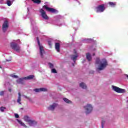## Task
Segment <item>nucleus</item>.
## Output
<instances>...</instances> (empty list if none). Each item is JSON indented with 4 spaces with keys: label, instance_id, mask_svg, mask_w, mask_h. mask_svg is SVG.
<instances>
[{
    "label": "nucleus",
    "instance_id": "2eb2a0df",
    "mask_svg": "<svg viewBox=\"0 0 128 128\" xmlns=\"http://www.w3.org/2000/svg\"><path fill=\"white\" fill-rule=\"evenodd\" d=\"M78 55H71L70 58L73 60L74 62H76V58H78Z\"/></svg>",
    "mask_w": 128,
    "mask_h": 128
},
{
    "label": "nucleus",
    "instance_id": "aec40b11",
    "mask_svg": "<svg viewBox=\"0 0 128 128\" xmlns=\"http://www.w3.org/2000/svg\"><path fill=\"white\" fill-rule=\"evenodd\" d=\"M80 88H86V85L84 82H82L80 84Z\"/></svg>",
    "mask_w": 128,
    "mask_h": 128
},
{
    "label": "nucleus",
    "instance_id": "58836bf2",
    "mask_svg": "<svg viewBox=\"0 0 128 128\" xmlns=\"http://www.w3.org/2000/svg\"><path fill=\"white\" fill-rule=\"evenodd\" d=\"M0 68H2V66H0Z\"/></svg>",
    "mask_w": 128,
    "mask_h": 128
},
{
    "label": "nucleus",
    "instance_id": "f704fd0d",
    "mask_svg": "<svg viewBox=\"0 0 128 128\" xmlns=\"http://www.w3.org/2000/svg\"><path fill=\"white\" fill-rule=\"evenodd\" d=\"M6 62H10V60H6Z\"/></svg>",
    "mask_w": 128,
    "mask_h": 128
},
{
    "label": "nucleus",
    "instance_id": "a211bd4d",
    "mask_svg": "<svg viewBox=\"0 0 128 128\" xmlns=\"http://www.w3.org/2000/svg\"><path fill=\"white\" fill-rule=\"evenodd\" d=\"M34 78V75H30L24 78V80H32Z\"/></svg>",
    "mask_w": 128,
    "mask_h": 128
},
{
    "label": "nucleus",
    "instance_id": "39448f33",
    "mask_svg": "<svg viewBox=\"0 0 128 128\" xmlns=\"http://www.w3.org/2000/svg\"><path fill=\"white\" fill-rule=\"evenodd\" d=\"M96 10L97 12H104V10H106V8H104V4L98 5L96 8Z\"/></svg>",
    "mask_w": 128,
    "mask_h": 128
},
{
    "label": "nucleus",
    "instance_id": "423d86ee",
    "mask_svg": "<svg viewBox=\"0 0 128 128\" xmlns=\"http://www.w3.org/2000/svg\"><path fill=\"white\" fill-rule=\"evenodd\" d=\"M8 28V20H5L2 25V30L4 32H6Z\"/></svg>",
    "mask_w": 128,
    "mask_h": 128
},
{
    "label": "nucleus",
    "instance_id": "9b49d317",
    "mask_svg": "<svg viewBox=\"0 0 128 128\" xmlns=\"http://www.w3.org/2000/svg\"><path fill=\"white\" fill-rule=\"evenodd\" d=\"M55 48L58 52H60V43L56 42L55 44Z\"/></svg>",
    "mask_w": 128,
    "mask_h": 128
},
{
    "label": "nucleus",
    "instance_id": "c9c22d12",
    "mask_svg": "<svg viewBox=\"0 0 128 128\" xmlns=\"http://www.w3.org/2000/svg\"><path fill=\"white\" fill-rule=\"evenodd\" d=\"M93 56H96V54L94 53Z\"/></svg>",
    "mask_w": 128,
    "mask_h": 128
},
{
    "label": "nucleus",
    "instance_id": "f3484780",
    "mask_svg": "<svg viewBox=\"0 0 128 128\" xmlns=\"http://www.w3.org/2000/svg\"><path fill=\"white\" fill-rule=\"evenodd\" d=\"M86 58L88 60V62H90V60H92V56L90 53H87L86 54Z\"/></svg>",
    "mask_w": 128,
    "mask_h": 128
},
{
    "label": "nucleus",
    "instance_id": "ddd939ff",
    "mask_svg": "<svg viewBox=\"0 0 128 128\" xmlns=\"http://www.w3.org/2000/svg\"><path fill=\"white\" fill-rule=\"evenodd\" d=\"M18 99L17 100V102H18L19 104H22V102H20L22 100V98H21L22 95L20 94V92H19L18 93Z\"/></svg>",
    "mask_w": 128,
    "mask_h": 128
},
{
    "label": "nucleus",
    "instance_id": "4c0bfd02",
    "mask_svg": "<svg viewBox=\"0 0 128 128\" xmlns=\"http://www.w3.org/2000/svg\"><path fill=\"white\" fill-rule=\"evenodd\" d=\"M22 110H24V108H22Z\"/></svg>",
    "mask_w": 128,
    "mask_h": 128
},
{
    "label": "nucleus",
    "instance_id": "1a4fd4ad",
    "mask_svg": "<svg viewBox=\"0 0 128 128\" xmlns=\"http://www.w3.org/2000/svg\"><path fill=\"white\" fill-rule=\"evenodd\" d=\"M43 8H45V10L47 12H56V9L53 8H50L48 6H46V5H44L43 6Z\"/></svg>",
    "mask_w": 128,
    "mask_h": 128
},
{
    "label": "nucleus",
    "instance_id": "e433bc0d",
    "mask_svg": "<svg viewBox=\"0 0 128 128\" xmlns=\"http://www.w3.org/2000/svg\"><path fill=\"white\" fill-rule=\"evenodd\" d=\"M25 98H28V97H26V96H25Z\"/></svg>",
    "mask_w": 128,
    "mask_h": 128
},
{
    "label": "nucleus",
    "instance_id": "c756f323",
    "mask_svg": "<svg viewBox=\"0 0 128 128\" xmlns=\"http://www.w3.org/2000/svg\"><path fill=\"white\" fill-rule=\"evenodd\" d=\"M14 116H15V118H20V116L18 115V114H15Z\"/></svg>",
    "mask_w": 128,
    "mask_h": 128
},
{
    "label": "nucleus",
    "instance_id": "4be33fe9",
    "mask_svg": "<svg viewBox=\"0 0 128 128\" xmlns=\"http://www.w3.org/2000/svg\"><path fill=\"white\" fill-rule=\"evenodd\" d=\"M14 0H7V2H6V4H8V6H12V2H14Z\"/></svg>",
    "mask_w": 128,
    "mask_h": 128
},
{
    "label": "nucleus",
    "instance_id": "0eeeda50",
    "mask_svg": "<svg viewBox=\"0 0 128 128\" xmlns=\"http://www.w3.org/2000/svg\"><path fill=\"white\" fill-rule=\"evenodd\" d=\"M84 108L85 110H86V114H90L92 112V105L88 104L86 106H84Z\"/></svg>",
    "mask_w": 128,
    "mask_h": 128
},
{
    "label": "nucleus",
    "instance_id": "6ab92c4d",
    "mask_svg": "<svg viewBox=\"0 0 128 128\" xmlns=\"http://www.w3.org/2000/svg\"><path fill=\"white\" fill-rule=\"evenodd\" d=\"M18 124H20L21 126H24V128H28V126L26 125V124H24V123L22 122V120H17Z\"/></svg>",
    "mask_w": 128,
    "mask_h": 128
},
{
    "label": "nucleus",
    "instance_id": "f03ea898",
    "mask_svg": "<svg viewBox=\"0 0 128 128\" xmlns=\"http://www.w3.org/2000/svg\"><path fill=\"white\" fill-rule=\"evenodd\" d=\"M36 40L38 42V46H39L40 56L41 58H44V46L40 44V39L38 37H36Z\"/></svg>",
    "mask_w": 128,
    "mask_h": 128
},
{
    "label": "nucleus",
    "instance_id": "7c9ffc66",
    "mask_svg": "<svg viewBox=\"0 0 128 128\" xmlns=\"http://www.w3.org/2000/svg\"><path fill=\"white\" fill-rule=\"evenodd\" d=\"M104 121L102 120V128H104Z\"/></svg>",
    "mask_w": 128,
    "mask_h": 128
},
{
    "label": "nucleus",
    "instance_id": "20e7f679",
    "mask_svg": "<svg viewBox=\"0 0 128 128\" xmlns=\"http://www.w3.org/2000/svg\"><path fill=\"white\" fill-rule=\"evenodd\" d=\"M112 88L114 92H118V94H124V92H126V90L124 89H122L116 86H112Z\"/></svg>",
    "mask_w": 128,
    "mask_h": 128
},
{
    "label": "nucleus",
    "instance_id": "dca6fc26",
    "mask_svg": "<svg viewBox=\"0 0 128 128\" xmlns=\"http://www.w3.org/2000/svg\"><path fill=\"white\" fill-rule=\"evenodd\" d=\"M36 124V121L30 120L28 122V124H29V126H34V124Z\"/></svg>",
    "mask_w": 128,
    "mask_h": 128
},
{
    "label": "nucleus",
    "instance_id": "c85d7f7f",
    "mask_svg": "<svg viewBox=\"0 0 128 128\" xmlns=\"http://www.w3.org/2000/svg\"><path fill=\"white\" fill-rule=\"evenodd\" d=\"M12 78H18V76L16 75H12Z\"/></svg>",
    "mask_w": 128,
    "mask_h": 128
},
{
    "label": "nucleus",
    "instance_id": "6e6552de",
    "mask_svg": "<svg viewBox=\"0 0 128 128\" xmlns=\"http://www.w3.org/2000/svg\"><path fill=\"white\" fill-rule=\"evenodd\" d=\"M40 12L42 18H44V20H48V15L46 14V12H44V9H40Z\"/></svg>",
    "mask_w": 128,
    "mask_h": 128
},
{
    "label": "nucleus",
    "instance_id": "9d476101",
    "mask_svg": "<svg viewBox=\"0 0 128 128\" xmlns=\"http://www.w3.org/2000/svg\"><path fill=\"white\" fill-rule=\"evenodd\" d=\"M34 91L36 92H47L48 89L46 88H35L34 90Z\"/></svg>",
    "mask_w": 128,
    "mask_h": 128
},
{
    "label": "nucleus",
    "instance_id": "7ed1b4c3",
    "mask_svg": "<svg viewBox=\"0 0 128 128\" xmlns=\"http://www.w3.org/2000/svg\"><path fill=\"white\" fill-rule=\"evenodd\" d=\"M10 46L12 50H16L17 52H20V47L18 44L12 42L10 44Z\"/></svg>",
    "mask_w": 128,
    "mask_h": 128
},
{
    "label": "nucleus",
    "instance_id": "72a5a7b5",
    "mask_svg": "<svg viewBox=\"0 0 128 128\" xmlns=\"http://www.w3.org/2000/svg\"><path fill=\"white\" fill-rule=\"evenodd\" d=\"M8 91L10 92H12V89L9 88V89H8Z\"/></svg>",
    "mask_w": 128,
    "mask_h": 128
},
{
    "label": "nucleus",
    "instance_id": "5701e85b",
    "mask_svg": "<svg viewBox=\"0 0 128 128\" xmlns=\"http://www.w3.org/2000/svg\"><path fill=\"white\" fill-rule=\"evenodd\" d=\"M63 100L65 102H66V104H70L72 102V101L66 98H64Z\"/></svg>",
    "mask_w": 128,
    "mask_h": 128
},
{
    "label": "nucleus",
    "instance_id": "473e14b6",
    "mask_svg": "<svg viewBox=\"0 0 128 128\" xmlns=\"http://www.w3.org/2000/svg\"><path fill=\"white\" fill-rule=\"evenodd\" d=\"M0 96H4V91L0 92Z\"/></svg>",
    "mask_w": 128,
    "mask_h": 128
},
{
    "label": "nucleus",
    "instance_id": "412c9836",
    "mask_svg": "<svg viewBox=\"0 0 128 128\" xmlns=\"http://www.w3.org/2000/svg\"><path fill=\"white\" fill-rule=\"evenodd\" d=\"M32 2H34V4H40V2H42V0H31Z\"/></svg>",
    "mask_w": 128,
    "mask_h": 128
},
{
    "label": "nucleus",
    "instance_id": "4468645a",
    "mask_svg": "<svg viewBox=\"0 0 128 128\" xmlns=\"http://www.w3.org/2000/svg\"><path fill=\"white\" fill-rule=\"evenodd\" d=\"M24 78H20L18 80H16V82L17 84H24Z\"/></svg>",
    "mask_w": 128,
    "mask_h": 128
},
{
    "label": "nucleus",
    "instance_id": "393cba45",
    "mask_svg": "<svg viewBox=\"0 0 128 128\" xmlns=\"http://www.w3.org/2000/svg\"><path fill=\"white\" fill-rule=\"evenodd\" d=\"M108 4H110V6L114 7V6H116V3L112 2H109Z\"/></svg>",
    "mask_w": 128,
    "mask_h": 128
},
{
    "label": "nucleus",
    "instance_id": "b1692460",
    "mask_svg": "<svg viewBox=\"0 0 128 128\" xmlns=\"http://www.w3.org/2000/svg\"><path fill=\"white\" fill-rule=\"evenodd\" d=\"M30 117H28V116H24V120H25V122H28V121H30Z\"/></svg>",
    "mask_w": 128,
    "mask_h": 128
},
{
    "label": "nucleus",
    "instance_id": "bb28decb",
    "mask_svg": "<svg viewBox=\"0 0 128 128\" xmlns=\"http://www.w3.org/2000/svg\"><path fill=\"white\" fill-rule=\"evenodd\" d=\"M6 107L2 106L0 108V110H1L2 112H4V110H6Z\"/></svg>",
    "mask_w": 128,
    "mask_h": 128
},
{
    "label": "nucleus",
    "instance_id": "2f4dec72",
    "mask_svg": "<svg viewBox=\"0 0 128 128\" xmlns=\"http://www.w3.org/2000/svg\"><path fill=\"white\" fill-rule=\"evenodd\" d=\"M48 44L50 46H52V42L50 41L48 42Z\"/></svg>",
    "mask_w": 128,
    "mask_h": 128
},
{
    "label": "nucleus",
    "instance_id": "f257e3e1",
    "mask_svg": "<svg viewBox=\"0 0 128 128\" xmlns=\"http://www.w3.org/2000/svg\"><path fill=\"white\" fill-rule=\"evenodd\" d=\"M96 64H100L99 67L97 68V72H99V70H104L106 66H108V62L106 60V59H102V62L100 60V58H96Z\"/></svg>",
    "mask_w": 128,
    "mask_h": 128
},
{
    "label": "nucleus",
    "instance_id": "f8f14e48",
    "mask_svg": "<svg viewBox=\"0 0 128 128\" xmlns=\"http://www.w3.org/2000/svg\"><path fill=\"white\" fill-rule=\"evenodd\" d=\"M57 106L58 104L54 103L52 105H50L49 107H48V110H54Z\"/></svg>",
    "mask_w": 128,
    "mask_h": 128
},
{
    "label": "nucleus",
    "instance_id": "cd10ccee",
    "mask_svg": "<svg viewBox=\"0 0 128 128\" xmlns=\"http://www.w3.org/2000/svg\"><path fill=\"white\" fill-rule=\"evenodd\" d=\"M48 64L50 68H54V64H52L49 63Z\"/></svg>",
    "mask_w": 128,
    "mask_h": 128
},
{
    "label": "nucleus",
    "instance_id": "a878e982",
    "mask_svg": "<svg viewBox=\"0 0 128 128\" xmlns=\"http://www.w3.org/2000/svg\"><path fill=\"white\" fill-rule=\"evenodd\" d=\"M51 72L53 74H58V72H56V69H54V68L52 69Z\"/></svg>",
    "mask_w": 128,
    "mask_h": 128
}]
</instances>
